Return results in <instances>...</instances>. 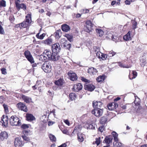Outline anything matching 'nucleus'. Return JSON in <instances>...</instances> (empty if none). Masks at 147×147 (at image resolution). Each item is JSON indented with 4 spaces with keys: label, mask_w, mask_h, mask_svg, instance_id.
I'll list each match as a JSON object with an SVG mask.
<instances>
[{
    "label": "nucleus",
    "mask_w": 147,
    "mask_h": 147,
    "mask_svg": "<svg viewBox=\"0 0 147 147\" xmlns=\"http://www.w3.org/2000/svg\"><path fill=\"white\" fill-rule=\"evenodd\" d=\"M43 53L47 58V59L49 60H52L54 61L58 60L59 57V55L56 53H51L49 50H45Z\"/></svg>",
    "instance_id": "f257e3e1"
},
{
    "label": "nucleus",
    "mask_w": 147,
    "mask_h": 147,
    "mask_svg": "<svg viewBox=\"0 0 147 147\" xmlns=\"http://www.w3.org/2000/svg\"><path fill=\"white\" fill-rule=\"evenodd\" d=\"M31 21V13L30 12L26 16L25 21H24L21 24L16 25V27H20V28L22 27L26 28L30 25Z\"/></svg>",
    "instance_id": "f03ea898"
},
{
    "label": "nucleus",
    "mask_w": 147,
    "mask_h": 147,
    "mask_svg": "<svg viewBox=\"0 0 147 147\" xmlns=\"http://www.w3.org/2000/svg\"><path fill=\"white\" fill-rule=\"evenodd\" d=\"M10 123L12 126H20L21 125V120L15 116H12L9 118Z\"/></svg>",
    "instance_id": "7ed1b4c3"
},
{
    "label": "nucleus",
    "mask_w": 147,
    "mask_h": 147,
    "mask_svg": "<svg viewBox=\"0 0 147 147\" xmlns=\"http://www.w3.org/2000/svg\"><path fill=\"white\" fill-rule=\"evenodd\" d=\"M60 43L62 47L66 48L67 49H69L71 47V45L68 43L67 40L65 38H61Z\"/></svg>",
    "instance_id": "20e7f679"
},
{
    "label": "nucleus",
    "mask_w": 147,
    "mask_h": 147,
    "mask_svg": "<svg viewBox=\"0 0 147 147\" xmlns=\"http://www.w3.org/2000/svg\"><path fill=\"white\" fill-rule=\"evenodd\" d=\"M51 66L50 63L45 62L42 65V69L46 73H48L51 72Z\"/></svg>",
    "instance_id": "39448f33"
},
{
    "label": "nucleus",
    "mask_w": 147,
    "mask_h": 147,
    "mask_svg": "<svg viewBox=\"0 0 147 147\" xmlns=\"http://www.w3.org/2000/svg\"><path fill=\"white\" fill-rule=\"evenodd\" d=\"M24 54L26 58L31 63H34V59L29 51L28 50L25 51Z\"/></svg>",
    "instance_id": "423d86ee"
},
{
    "label": "nucleus",
    "mask_w": 147,
    "mask_h": 147,
    "mask_svg": "<svg viewBox=\"0 0 147 147\" xmlns=\"http://www.w3.org/2000/svg\"><path fill=\"white\" fill-rule=\"evenodd\" d=\"M103 109H100V108H95L92 110V113L96 116L99 117L101 116L103 113Z\"/></svg>",
    "instance_id": "0eeeda50"
},
{
    "label": "nucleus",
    "mask_w": 147,
    "mask_h": 147,
    "mask_svg": "<svg viewBox=\"0 0 147 147\" xmlns=\"http://www.w3.org/2000/svg\"><path fill=\"white\" fill-rule=\"evenodd\" d=\"M16 107L19 110L23 111L25 112H27L28 109L26 105L21 102L18 103L16 105Z\"/></svg>",
    "instance_id": "6e6552de"
},
{
    "label": "nucleus",
    "mask_w": 147,
    "mask_h": 147,
    "mask_svg": "<svg viewBox=\"0 0 147 147\" xmlns=\"http://www.w3.org/2000/svg\"><path fill=\"white\" fill-rule=\"evenodd\" d=\"M14 144L15 147H21L23 146L24 143L20 138H16L15 139Z\"/></svg>",
    "instance_id": "1a4fd4ad"
},
{
    "label": "nucleus",
    "mask_w": 147,
    "mask_h": 147,
    "mask_svg": "<svg viewBox=\"0 0 147 147\" xmlns=\"http://www.w3.org/2000/svg\"><path fill=\"white\" fill-rule=\"evenodd\" d=\"M52 51L53 53L57 54L60 50V47L59 43H56L53 44L52 47Z\"/></svg>",
    "instance_id": "9d476101"
},
{
    "label": "nucleus",
    "mask_w": 147,
    "mask_h": 147,
    "mask_svg": "<svg viewBox=\"0 0 147 147\" xmlns=\"http://www.w3.org/2000/svg\"><path fill=\"white\" fill-rule=\"evenodd\" d=\"M86 25L85 27V30L86 32L89 33L91 30L92 27V24L91 22L89 21H87L86 22Z\"/></svg>",
    "instance_id": "9b49d317"
},
{
    "label": "nucleus",
    "mask_w": 147,
    "mask_h": 147,
    "mask_svg": "<svg viewBox=\"0 0 147 147\" xmlns=\"http://www.w3.org/2000/svg\"><path fill=\"white\" fill-rule=\"evenodd\" d=\"M113 139V136L111 135L107 136L105 138L103 142L106 143L107 145H110V144H112Z\"/></svg>",
    "instance_id": "f8f14e48"
},
{
    "label": "nucleus",
    "mask_w": 147,
    "mask_h": 147,
    "mask_svg": "<svg viewBox=\"0 0 147 147\" xmlns=\"http://www.w3.org/2000/svg\"><path fill=\"white\" fill-rule=\"evenodd\" d=\"M68 75L70 79L72 81L76 80L78 78L76 74L73 71H69L68 73Z\"/></svg>",
    "instance_id": "ddd939ff"
},
{
    "label": "nucleus",
    "mask_w": 147,
    "mask_h": 147,
    "mask_svg": "<svg viewBox=\"0 0 147 147\" xmlns=\"http://www.w3.org/2000/svg\"><path fill=\"white\" fill-rule=\"evenodd\" d=\"M83 88V86L80 83H77L75 84L73 86V89L74 91L78 92L82 89Z\"/></svg>",
    "instance_id": "4468645a"
},
{
    "label": "nucleus",
    "mask_w": 147,
    "mask_h": 147,
    "mask_svg": "<svg viewBox=\"0 0 147 147\" xmlns=\"http://www.w3.org/2000/svg\"><path fill=\"white\" fill-rule=\"evenodd\" d=\"M8 116H4L3 115L1 118V123H2V125L5 127L8 124Z\"/></svg>",
    "instance_id": "2eb2a0df"
},
{
    "label": "nucleus",
    "mask_w": 147,
    "mask_h": 147,
    "mask_svg": "<svg viewBox=\"0 0 147 147\" xmlns=\"http://www.w3.org/2000/svg\"><path fill=\"white\" fill-rule=\"evenodd\" d=\"M65 82V81L63 79V78H60L59 79L55 82V84L58 86H63Z\"/></svg>",
    "instance_id": "dca6fc26"
},
{
    "label": "nucleus",
    "mask_w": 147,
    "mask_h": 147,
    "mask_svg": "<svg viewBox=\"0 0 147 147\" xmlns=\"http://www.w3.org/2000/svg\"><path fill=\"white\" fill-rule=\"evenodd\" d=\"M118 107L117 103L115 102L110 103L107 106V107L109 110L115 109Z\"/></svg>",
    "instance_id": "f3484780"
},
{
    "label": "nucleus",
    "mask_w": 147,
    "mask_h": 147,
    "mask_svg": "<svg viewBox=\"0 0 147 147\" xmlns=\"http://www.w3.org/2000/svg\"><path fill=\"white\" fill-rule=\"evenodd\" d=\"M94 52L96 54V56L98 58H101L102 53L100 51V49L99 47H95L94 48Z\"/></svg>",
    "instance_id": "a211bd4d"
},
{
    "label": "nucleus",
    "mask_w": 147,
    "mask_h": 147,
    "mask_svg": "<svg viewBox=\"0 0 147 147\" xmlns=\"http://www.w3.org/2000/svg\"><path fill=\"white\" fill-rule=\"evenodd\" d=\"M84 88L86 90L90 91H93L95 88V87L94 85L89 84H86L84 86Z\"/></svg>",
    "instance_id": "6ab92c4d"
},
{
    "label": "nucleus",
    "mask_w": 147,
    "mask_h": 147,
    "mask_svg": "<svg viewBox=\"0 0 147 147\" xmlns=\"http://www.w3.org/2000/svg\"><path fill=\"white\" fill-rule=\"evenodd\" d=\"M26 117L27 120L29 121H31L36 120L35 117L31 114H26Z\"/></svg>",
    "instance_id": "aec40b11"
},
{
    "label": "nucleus",
    "mask_w": 147,
    "mask_h": 147,
    "mask_svg": "<svg viewBox=\"0 0 147 147\" xmlns=\"http://www.w3.org/2000/svg\"><path fill=\"white\" fill-rule=\"evenodd\" d=\"M53 39L50 38H48L45 40L42 41V43L46 45L50 46L52 43Z\"/></svg>",
    "instance_id": "412c9836"
},
{
    "label": "nucleus",
    "mask_w": 147,
    "mask_h": 147,
    "mask_svg": "<svg viewBox=\"0 0 147 147\" xmlns=\"http://www.w3.org/2000/svg\"><path fill=\"white\" fill-rule=\"evenodd\" d=\"M92 106L96 108H100L102 106V103L100 101H94L92 103Z\"/></svg>",
    "instance_id": "4be33fe9"
},
{
    "label": "nucleus",
    "mask_w": 147,
    "mask_h": 147,
    "mask_svg": "<svg viewBox=\"0 0 147 147\" xmlns=\"http://www.w3.org/2000/svg\"><path fill=\"white\" fill-rule=\"evenodd\" d=\"M98 72L97 70L93 67L89 68L88 70V72L91 75H95Z\"/></svg>",
    "instance_id": "5701e85b"
},
{
    "label": "nucleus",
    "mask_w": 147,
    "mask_h": 147,
    "mask_svg": "<svg viewBox=\"0 0 147 147\" xmlns=\"http://www.w3.org/2000/svg\"><path fill=\"white\" fill-rule=\"evenodd\" d=\"M8 137L7 133L5 131L0 133V140H3L5 139H7Z\"/></svg>",
    "instance_id": "b1692460"
},
{
    "label": "nucleus",
    "mask_w": 147,
    "mask_h": 147,
    "mask_svg": "<svg viewBox=\"0 0 147 147\" xmlns=\"http://www.w3.org/2000/svg\"><path fill=\"white\" fill-rule=\"evenodd\" d=\"M131 32L129 31L127 34L124 36L123 39L126 41H129L131 40L132 36L131 35Z\"/></svg>",
    "instance_id": "393cba45"
},
{
    "label": "nucleus",
    "mask_w": 147,
    "mask_h": 147,
    "mask_svg": "<svg viewBox=\"0 0 147 147\" xmlns=\"http://www.w3.org/2000/svg\"><path fill=\"white\" fill-rule=\"evenodd\" d=\"M137 72L134 71H133L132 74H131L130 72L129 76V77L130 80H132L135 78L137 77Z\"/></svg>",
    "instance_id": "a878e982"
},
{
    "label": "nucleus",
    "mask_w": 147,
    "mask_h": 147,
    "mask_svg": "<svg viewBox=\"0 0 147 147\" xmlns=\"http://www.w3.org/2000/svg\"><path fill=\"white\" fill-rule=\"evenodd\" d=\"M62 30L64 32H67L70 30V27L66 24H63L61 26Z\"/></svg>",
    "instance_id": "bb28decb"
},
{
    "label": "nucleus",
    "mask_w": 147,
    "mask_h": 147,
    "mask_svg": "<svg viewBox=\"0 0 147 147\" xmlns=\"http://www.w3.org/2000/svg\"><path fill=\"white\" fill-rule=\"evenodd\" d=\"M84 135L81 133H79L78 134V139L79 142H83L84 140Z\"/></svg>",
    "instance_id": "cd10ccee"
},
{
    "label": "nucleus",
    "mask_w": 147,
    "mask_h": 147,
    "mask_svg": "<svg viewBox=\"0 0 147 147\" xmlns=\"http://www.w3.org/2000/svg\"><path fill=\"white\" fill-rule=\"evenodd\" d=\"M105 78V76L104 75L100 76L96 78L97 81L99 82H103Z\"/></svg>",
    "instance_id": "c85d7f7f"
},
{
    "label": "nucleus",
    "mask_w": 147,
    "mask_h": 147,
    "mask_svg": "<svg viewBox=\"0 0 147 147\" xmlns=\"http://www.w3.org/2000/svg\"><path fill=\"white\" fill-rule=\"evenodd\" d=\"M22 98L24 101L27 103L30 102L31 100V99L30 98L24 95H22Z\"/></svg>",
    "instance_id": "c756f323"
},
{
    "label": "nucleus",
    "mask_w": 147,
    "mask_h": 147,
    "mask_svg": "<svg viewBox=\"0 0 147 147\" xmlns=\"http://www.w3.org/2000/svg\"><path fill=\"white\" fill-rule=\"evenodd\" d=\"M96 31L97 36L101 37L104 34L103 31L100 29H96Z\"/></svg>",
    "instance_id": "7c9ffc66"
},
{
    "label": "nucleus",
    "mask_w": 147,
    "mask_h": 147,
    "mask_svg": "<svg viewBox=\"0 0 147 147\" xmlns=\"http://www.w3.org/2000/svg\"><path fill=\"white\" fill-rule=\"evenodd\" d=\"M114 146V147H118L121 146H122L123 145L121 143L119 142L118 140L116 141L115 140L113 143Z\"/></svg>",
    "instance_id": "2f4dec72"
},
{
    "label": "nucleus",
    "mask_w": 147,
    "mask_h": 147,
    "mask_svg": "<svg viewBox=\"0 0 147 147\" xmlns=\"http://www.w3.org/2000/svg\"><path fill=\"white\" fill-rule=\"evenodd\" d=\"M107 37L109 39L111 38L113 40L115 41H116V40L118 38V37L117 36L112 35L111 34H109L108 35V36H107Z\"/></svg>",
    "instance_id": "473e14b6"
},
{
    "label": "nucleus",
    "mask_w": 147,
    "mask_h": 147,
    "mask_svg": "<svg viewBox=\"0 0 147 147\" xmlns=\"http://www.w3.org/2000/svg\"><path fill=\"white\" fill-rule=\"evenodd\" d=\"M40 33H37L36 35V37L37 38L40 40L43 39L45 36L46 34L45 33H43L42 34L39 35Z\"/></svg>",
    "instance_id": "72a5a7b5"
},
{
    "label": "nucleus",
    "mask_w": 147,
    "mask_h": 147,
    "mask_svg": "<svg viewBox=\"0 0 147 147\" xmlns=\"http://www.w3.org/2000/svg\"><path fill=\"white\" fill-rule=\"evenodd\" d=\"M77 96L74 93H71L69 95L70 99L71 100H74L76 98Z\"/></svg>",
    "instance_id": "f704fd0d"
},
{
    "label": "nucleus",
    "mask_w": 147,
    "mask_h": 147,
    "mask_svg": "<svg viewBox=\"0 0 147 147\" xmlns=\"http://www.w3.org/2000/svg\"><path fill=\"white\" fill-rule=\"evenodd\" d=\"M112 134L114 138V141L118 140V134L116 132L113 131L112 133Z\"/></svg>",
    "instance_id": "c9c22d12"
},
{
    "label": "nucleus",
    "mask_w": 147,
    "mask_h": 147,
    "mask_svg": "<svg viewBox=\"0 0 147 147\" xmlns=\"http://www.w3.org/2000/svg\"><path fill=\"white\" fill-rule=\"evenodd\" d=\"M119 65L121 67L125 68H129L131 67V65H125L124 64L121 63H119Z\"/></svg>",
    "instance_id": "e433bc0d"
},
{
    "label": "nucleus",
    "mask_w": 147,
    "mask_h": 147,
    "mask_svg": "<svg viewBox=\"0 0 147 147\" xmlns=\"http://www.w3.org/2000/svg\"><path fill=\"white\" fill-rule=\"evenodd\" d=\"M39 59L40 60L44 61L47 60V58L45 56V55L43 53L42 54L40 55L39 57Z\"/></svg>",
    "instance_id": "4c0bfd02"
},
{
    "label": "nucleus",
    "mask_w": 147,
    "mask_h": 147,
    "mask_svg": "<svg viewBox=\"0 0 147 147\" xmlns=\"http://www.w3.org/2000/svg\"><path fill=\"white\" fill-rule=\"evenodd\" d=\"M107 121V119L105 117H103L101 118L100 121V123L102 124H105Z\"/></svg>",
    "instance_id": "58836bf2"
},
{
    "label": "nucleus",
    "mask_w": 147,
    "mask_h": 147,
    "mask_svg": "<svg viewBox=\"0 0 147 147\" xmlns=\"http://www.w3.org/2000/svg\"><path fill=\"white\" fill-rule=\"evenodd\" d=\"M49 137L50 140L52 142H55L56 141V138L55 136L51 134L49 135Z\"/></svg>",
    "instance_id": "ea45409f"
},
{
    "label": "nucleus",
    "mask_w": 147,
    "mask_h": 147,
    "mask_svg": "<svg viewBox=\"0 0 147 147\" xmlns=\"http://www.w3.org/2000/svg\"><path fill=\"white\" fill-rule=\"evenodd\" d=\"M100 143V138L99 137L96 139V141L93 142V144H96L97 146H98Z\"/></svg>",
    "instance_id": "a19ab883"
},
{
    "label": "nucleus",
    "mask_w": 147,
    "mask_h": 147,
    "mask_svg": "<svg viewBox=\"0 0 147 147\" xmlns=\"http://www.w3.org/2000/svg\"><path fill=\"white\" fill-rule=\"evenodd\" d=\"M61 32L60 31H57L55 33V36L56 38H59L61 36Z\"/></svg>",
    "instance_id": "79ce46f5"
},
{
    "label": "nucleus",
    "mask_w": 147,
    "mask_h": 147,
    "mask_svg": "<svg viewBox=\"0 0 147 147\" xmlns=\"http://www.w3.org/2000/svg\"><path fill=\"white\" fill-rule=\"evenodd\" d=\"M87 127L88 129H94L95 128V127L94 125V124L92 123L90 124H87Z\"/></svg>",
    "instance_id": "37998d69"
},
{
    "label": "nucleus",
    "mask_w": 147,
    "mask_h": 147,
    "mask_svg": "<svg viewBox=\"0 0 147 147\" xmlns=\"http://www.w3.org/2000/svg\"><path fill=\"white\" fill-rule=\"evenodd\" d=\"M131 22L132 24V28L134 29H135L136 28L137 25V23L134 20H131Z\"/></svg>",
    "instance_id": "c03bdc74"
},
{
    "label": "nucleus",
    "mask_w": 147,
    "mask_h": 147,
    "mask_svg": "<svg viewBox=\"0 0 147 147\" xmlns=\"http://www.w3.org/2000/svg\"><path fill=\"white\" fill-rule=\"evenodd\" d=\"M0 5L2 7H6V1L4 0H1L0 1Z\"/></svg>",
    "instance_id": "a18cd8bd"
},
{
    "label": "nucleus",
    "mask_w": 147,
    "mask_h": 147,
    "mask_svg": "<svg viewBox=\"0 0 147 147\" xmlns=\"http://www.w3.org/2000/svg\"><path fill=\"white\" fill-rule=\"evenodd\" d=\"M3 106L4 107L5 112L6 113L8 112L9 110L7 105L5 104H4L3 105Z\"/></svg>",
    "instance_id": "49530a36"
},
{
    "label": "nucleus",
    "mask_w": 147,
    "mask_h": 147,
    "mask_svg": "<svg viewBox=\"0 0 147 147\" xmlns=\"http://www.w3.org/2000/svg\"><path fill=\"white\" fill-rule=\"evenodd\" d=\"M116 54V53H115L114 51H111L109 52V53L108 54V55L109 56L111 57H113L114 55H115Z\"/></svg>",
    "instance_id": "de8ad7c7"
},
{
    "label": "nucleus",
    "mask_w": 147,
    "mask_h": 147,
    "mask_svg": "<svg viewBox=\"0 0 147 147\" xmlns=\"http://www.w3.org/2000/svg\"><path fill=\"white\" fill-rule=\"evenodd\" d=\"M22 137L24 140L27 142H28L30 140V139L26 136L25 135H22Z\"/></svg>",
    "instance_id": "09e8293b"
},
{
    "label": "nucleus",
    "mask_w": 147,
    "mask_h": 147,
    "mask_svg": "<svg viewBox=\"0 0 147 147\" xmlns=\"http://www.w3.org/2000/svg\"><path fill=\"white\" fill-rule=\"evenodd\" d=\"M105 129V126L103 125H101L98 128L99 131H100L101 132H103Z\"/></svg>",
    "instance_id": "8fccbe9b"
},
{
    "label": "nucleus",
    "mask_w": 147,
    "mask_h": 147,
    "mask_svg": "<svg viewBox=\"0 0 147 147\" xmlns=\"http://www.w3.org/2000/svg\"><path fill=\"white\" fill-rule=\"evenodd\" d=\"M65 36L67 38L68 40L69 41H71L72 38L71 36L69 34H66L65 35Z\"/></svg>",
    "instance_id": "3c124183"
},
{
    "label": "nucleus",
    "mask_w": 147,
    "mask_h": 147,
    "mask_svg": "<svg viewBox=\"0 0 147 147\" xmlns=\"http://www.w3.org/2000/svg\"><path fill=\"white\" fill-rule=\"evenodd\" d=\"M107 54H105L102 53V55L101 58L103 60H105L107 58Z\"/></svg>",
    "instance_id": "603ef678"
},
{
    "label": "nucleus",
    "mask_w": 147,
    "mask_h": 147,
    "mask_svg": "<svg viewBox=\"0 0 147 147\" xmlns=\"http://www.w3.org/2000/svg\"><path fill=\"white\" fill-rule=\"evenodd\" d=\"M1 73L2 74L5 75L7 74L6 69L5 68H2L1 69Z\"/></svg>",
    "instance_id": "864d4df0"
},
{
    "label": "nucleus",
    "mask_w": 147,
    "mask_h": 147,
    "mask_svg": "<svg viewBox=\"0 0 147 147\" xmlns=\"http://www.w3.org/2000/svg\"><path fill=\"white\" fill-rule=\"evenodd\" d=\"M29 127V125L27 124H23L21 126V127L24 129H26Z\"/></svg>",
    "instance_id": "5fc2aeb1"
},
{
    "label": "nucleus",
    "mask_w": 147,
    "mask_h": 147,
    "mask_svg": "<svg viewBox=\"0 0 147 147\" xmlns=\"http://www.w3.org/2000/svg\"><path fill=\"white\" fill-rule=\"evenodd\" d=\"M81 80L82 81L84 82H86L89 83L90 81L89 80H88L87 79L85 78L84 77L81 78Z\"/></svg>",
    "instance_id": "6e6d98bb"
},
{
    "label": "nucleus",
    "mask_w": 147,
    "mask_h": 147,
    "mask_svg": "<svg viewBox=\"0 0 147 147\" xmlns=\"http://www.w3.org/2000/svg\"><path fill=\"white\" fill-rule=\"evenodd\" d=\"M20 8L23 9L24 10H26V6L23 3L21 4Z\"/></svg>",
    "instance_id": "4d7b16f0"
},
{
    "label": "nucleus",
    "mask_w": 147,
    "mask_h": 147,
    "mask_svg": "<svg viewBox=\"0 0 147 147\" xmlns=\"http://www.w3.org/2000/svg\"><path fill=\"white\" fill-rule=\"evenodd\" d=\"M132 0H126L125 1V4L129 5L130 4L131 2H132Z\"/></svg>",
    "instance_id": "13d9d810"
},
{
    "label": "nucleus",
    "mask_w": 147,
    "mask_h": 147,
    "mask_svg": "<svg viewBox=\"0 0 147 147\" xmlns=\"http://www.w3.org/2000/svg\"><path fill=\"white\" fill-rule=\"evenodd\" d=\"M4 33V32L2 27L0 25V34H3Z\"/></svg>",
    "instance_id": "bf43d9fd"
},
{
    "label": "nucleus",
    "mask_w": 147,
    "mask_h": 147,
    "mask_svg": "<svg viewBox=\"0 0 147 147\" xmlns=\"http://www.w3.org/2000/svg\"><path fill=\"white\" fill-rule=\"evenodd\" d=\"M16 6L17 8L20 9V8L21 4H19L18 2H16Z\"/></svg>",
    "instance_id": "052dcab7"
},
{
    "label": "nucleus",
    "mask_w": 147,
    "mask_h": 147,
    "mask_svg": "<svg viewBox=\"0 0 147 147\" xmlns=\"http://www.w3.org/2000/svg\"><path fill=\"white\" fill-rule=\"evenodd\" d=\"M64 122L65 123V124L68 126L69 125V122L67 120H64Z\"/></svg>",
    "instance_id": "680f3d73"
},
{
    "label": "nucleus",
    "mask_w": 147,
    "mask_h": 147,
    "mask_svg": "<svg viewBox=\"0 0 147 147\" xmlns=\"http://www.w3.org/2000/svg\"><path fill=\"white\" fill-rule=\"evenodd\" d=\"M67 146L66 144L64 143V144H62L60 146H58L57 147H66Z\"/></svg>",
    "instance_id": "e2e57ef3"
},
{
    "label": "nucleus",
    "mask_w": 147,
    "mask_h": 147,
    "mask_svg": "<svg viewBox=\"0 0 147 147\" xmlns=\"http://www.w3.org/2000/svg\"><path fill=\"white\" fill-rule=\"evenodd\" d=\"M146 64V62L145 61L142 62L141 63V65L142 67H144Z\"/></svg>",
    "instance_id": "0e129e2a"
},
{
    "label": "nucleus",
    "mask_w": 147,
    "mask_h": 147,
    "mask_svg": "<svg viewBox=\"0 0 147 147\" xmlns=\"http://www.w3.org/2000/svg\"><path fill=\"white\" fill-rule=\"evenodd\" d=\"M58 87L56 86H54L53 87V89L54 90H56L58 88Z\"/></svg>",
    "instance_id": "69168bd1"
},
{
    "label": "nucleus",
    "mask_w": 147,
    "mask_h": 147,
    "mask_svg": "<svg viewBox=\"0 0 147 147\" xmlns=\"http://www.w3.org/2000/svg\"><path fill=\"white\" fill-rule=\"evenodd\" d=\"M62 132L63 134H67L68 133V131L67 130H64Z\"/></svg>",
    "instance_id": "338daca9"
},
{
    "label": "nucleus",
    "mask_w": 147,
    "mask_h": 147,
    "mask_svg": "<svg viewBox=\"0 0 147 147\" xmlns=\"http://www.w3.org/2000/svg\"><path fill=\"white\" fill-rule=\"evenodd\" d=\"M81 16V14H79V13H78L76 15V18H79V17H80Z\"/></svg>",
    "instance_id": "774afa93"
}]
</instances>
